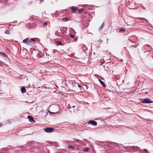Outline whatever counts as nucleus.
Here are the masks:
<instances>
[{"mask_svg":"<svg viewBox=\"0 0 153 153\" xmlns=\"http://www.w3.org/2000/svg\"><path fill=\"white\" fill-rule=\"evenodd\" d=\"M141 100H142L141 102L143 103H153V101L149 98L141 99Z\"/></svg>","mask_w":153,"mask_h":153,"instance_id":"nucleus-1","label":"nucleus"},{"mask_svg":"<svg viewBox=\"0 0 153 153\" xmlns=\"http://www.w3.org/2000/svg\"><path fill=\"white\" fill-rule=\"evenodd\" d=\"M22 42L23 43L28 45L30 44L31 42L28 38H27L23 40Z\"/></svg>","mask_w":153,"mask_h":153,"instance_id":"nucleus-2","label":"nucleus"},{"mask_svg":"<svg viewBox=\"0 0 153 153\" xmlns=\"http://www.w3.org/2000/svg\"><path fill=\"white\" fill-rule=\"evenodd\" d=\"M45 131L47 133H51L54 130V129L52 128H46L44 129Z\"/></svg>","mask_w":153,"mask_h":153,"instance_id":"nucleus-3","label":"nucleus"},{"mask_svg":"<svg viewBox=\"0 0 153 153\" xmlns=\"http://www.w3.org/2000/svg\"><path fill=\"white\" fill-rule=\"evenodd\" d=\"M88 124H91L94 126H96L97 125V122L93 120H91L89 121L88 122Z\"/></svg>","mask_w":153,"mask_h":153,"instance_id":"nucleus-4","label":"nucleus"},{"mask_svg":"<svg viewBox=\"0 0 153 153\" xmlns=\"http://www.w3.org/2000/svg\"><path fill=\"white\" fill-rule=\"evenodd\" d=\"M130 148H133V151L134 152L138 151L139 150V147L137 146H130Z\"/></svg>","mask_w":153,"mask_h":153,"instance_id":"nucleus-5","label":"nucleus"},{"mask_svg":"<svg viewBox=\"0 0 153 153\" xmlns=\"http://www.w3.org/2000/svg\"><path fill=\"white\" fill-rule=\"evenodd\" d=\"M71 9H72V12H75L77 11L79 8L78 7H76L74 6H72L71 7Z\"/></svg>","mask_w":153,"mask_h":153,"instance_id":"nucleus-6","label":"nucleus"},{"mask_svg":"<svg viewBox=\"0 0 153 153\" xmlns=\"http://www.w3.org/2000/svg\"><path fill=\"white\" fill-rule=\"evenodd\" d=\"M27 117L28 119L31 122H35V120H34V119L32 116H28Z\"/></svg>","mask_w":153,"mask_h":153,"instance_id":"nucleus-7","label":"nucleus"},{"mask_svg":"<svg viewBox=\"0 0 153 153\" xmlns=\"http://www.w3.org/2000/svg\"><path fill=\"white\" fill-rule=\"evenodd\" d=\"M98 81L100 82L101 84L104 87H105V85L104 83V82L102 81H101L100 79H99Z\"/></svg>","mask_w":153,"mask_h":153,"instance_id":"nucleus-8","label":"nucleus"},{"mask_svg":"<svg viewBox=\"0 0 153 153\" xmlns=\"http://www.w3.org/2000/svg\"><path fill=\"white\" fill-rule=\"evenodd\" d=\"M0 55L2 57H7V55L5 53L0 52Z\"/></svg>","mask_w":153,"mask_h":153,"instance_id":"nucleus-9","label":"nucleus"},{"mask_svg":"<svg viewBox=\"0 0 153 153\" xmlns=\"http://www.w3.org/2000/svg\"><path fill=\"white\" fill-rule=\"evenodd\" d=\"M21 90L22 93H25L26 92V89L24 87L22 88L21 89Z\"/></svg>","mask_w":153,"mask_h":153,"instance_id":"nucleus-10","label":"nucleus"},{"mask_svg":"<svg viewBox=\"0 0 153 153\" xmlns=\"http://www.w3.org/2000/svg\"><path fill=\"white\" fill-rule=\"evenodd\" d=\"M61 29H60V31L59 32L58 31H57L55 33V35L58 36H60V32H61Z\"/></svg>","mask_w":153,"mask_h":153,"instance_id":"nucleus-11","label":"nucleus"},{"mask_svg":"<svg viewBox=\"0 0 153 153\" xmlns=\"http://www.w3.org/2000/svg\"><path fill=\"white\" fill-rule=\"evenodd\" d=\"M74 142H76L79 143H80V142H81L82 141L81 140H80L77 139H74Z\"/></svg>","mask_w":153,"mask_h":153,"instance_id":"nucleus-12","label":"nucleus"},{"mask_svg":"<svg viewBox=\"0 0 153 153\" xmlns=\"http://www.w3.org/2000/svg\"><path fill=\"white\" fill-rule=\"evenodd\" d=\"M104 23H103L101 25L100 27L99 28V31H100V30H101L104 27Z\"/></svg>","mask_w":153,"mask_h":153,"instance_id":"nucleus-13","label":"nucleus"},{"mask_svg":"<svg viewBox=\"0 0 153 153\" xmlns=\"http://www.w3.org/2000/svg\"><path fill=\"white\" fill-rule=\"evenodd\" d=\"M57 45H63L64 44H62V43L60 41H58L57 42Z\"/></svg>","mask_w":153,"mask_h":153,"instance_id":"nucleus-14","label":"nucleus"},{"mask_svg":"<svg viewBox=\"0 0 153 153\" xmlns=\"http://www.w3.org/2000/svg\"><path fill=\"white\" fill-rule=\"evenodd\" d=\"M89 149V148H84L83 149V151L85 152H88V150Z\"/></svg>","mask_w":153,"mask_h":153,"instance_id":"nucleus-15","label":"nucleus"},{"mask_svg":"<svg viewBox=\"0 0 153 153\" xmlns=\"http://www.w3.org/2000/svg\"><path fill=\"white\" fill-rule=\"evenodd\" d=\"M62 21H67L68 20V18L67 17H65L64 18H63L62 19Z\"/></svg>","mask_w":153,"mask_h":153,"instance_id":"nucleus-16","label":"nucleus"},{"mask_svg":"<svg viewBox=\"0 0 153 153\" xmlns=\"http://www.w3.org/2000/svg\"><path fill=\"white\" fill-rule=\"evenodd\" d=\"M5 33L6 34H9L10 33L9 31L8 30H6L5 31Z\"/></svg>","mask_w":153,"mask_h":153,"instance_id":"nucleus-17","label":"nucleus"},{"mask_svg":"<svg viewBox=\"0 0 153 153\" xmlns=\"http://www.w3.org/2000/svg\"><path fill=\"white\" fill-rule=\"evenodd\" d=\"M83 11V9H82V8L80 9H79L78 10V11H79V13L82 12Z\"/></svg>","mask_w":153,"mask_h":153,"instance_id":"nucleus-18","label":"nucleus"},{"mask_svg":"<svg viewBox=\"0 0 153 153\" xmlns=\"http://www.w3.org/2000/svg\"><path fill=\"white\" fill-rule=\"evenodd\" d=\"M119 31H125V29H120Z\"/></svg>","mask_w":153,"mask_h":153,"instance_id":"nucleus-19","label":"nucleus"},{"mask_svg":"<svg viewBox=\"0 0 153 153\" xmlns=\"http://www.w3.org/2000/svg\"><path fill=\"white\" fill-rule=\"evenodd\" d=\"M75 83L76 85H77L78 87L80 88L81 87V86L80 85L78 84V83Z\"/></svg>","mask_w":153,"mask_h":153,"instance_id":"nucleus-20","label":"nucleus"},{"mask_svg":"<svg viewBox=\"0 0 153 153\" xmlns=\"http://www.w3.org/2000/svg\"><path fill=\"white\" fill-rule=\"evenodd\" d=\"M68 148H69V149H72V148H74V147L73 146H68Z\"/></svg>","mask_w":153,"mask_h":153,"instance_id":"nucleus-21","label":"nucleus"},{"mask_svg":"<svg viewBox=\"0 0 153 153\" xmlns=\"http://www.w3.org/2000/svg\"><path fill=\"white\" fill-rule=\"evenodd\" d=\"M43 25H47V22H45L43 24Z\"/></svg>","mask_w":153,"mask_h":153,"instance_id":"nucleus-22","label":"nucleus"},{"mask_svg":"<svg viewBox=\"0 0 153 153\" xmlns=\"http://www.w3.org/2000/svg\"><path fill=\"white\" fill-rule=\"evenodd\" d=\"M30 40H32V41L33 42H35V40L34 38H31L30 39Z\"/></svg>","mask_w":153,"mask_h":153,"instance_id":"nucleus-23","label":"nucleus"},{"mask_svg":"<svg viewBox=\"0 0 153 153\" xmlns=\"http://www.w3.org/2000/svg\"><path fill=\"white\" fill-rule=\"evenodd\" d=\"M70 36L72 38H73L74 37V35H72V34H71L70 35Z\"/></svg>","mask_w":153,"mask_h":153,"instance_id":"nucleus-24","label":"nucleus"},{"mask_svg":"<svg viewBox=\"0 0 153 153\" xmlns=\"http://www.w3.org/2000/svg\"><path fill=\"white\" fill-rule=\"evenodd\" d=\"M140 20H142L143 19H145V20H146V19H145V18H140Z\"/></svg>","mask_w":153,"mask_h":153,"instance_id":"nucleus-25","label":"nucleus"},{"mask_svg":"<svg viewBox=\"0 0 153 153\" xmlns=\"http://www.w3.org/2000/svg\"><path fill=\"white\" fill-rule=\"evenodd\" d=\"M144 150L145 152H148V150L146 149H145Z\"/></svg>","mask_w":153,"mask_h":153,"instance_id":"nucleus-26","label":"nucleus"},{"mask_svg":"<svg viewBox=\"0 0 153 153\" xmlns=\"http://www.w3.org/2000/svg\"><path fill=\"white\" fill-rule=\"evenodd\" d=\"M57 112H56V113L52 112V114H56L57 113Z\"/></svg>","mask_w":153,"mask_h":153,"instance_id":"nucleus-27","label":"nucleus"},{"mask_svg":"<svg viewBox=\"0 0 153 153\" xmlns=\"http://www.w3.org/2000/svg\"><path fill=\"white\" fill-rule=\"evenodd\" d=\"M68 106H69V108H71V107L70 106V105L69 104H68Z\"/></svg>","mask_w":153,"mask_h":153,"instance_id":"nucleus-28","label":"nucleus"},{"mask_svg":"<svg viewBox=\"0 0 153 153\" xmlns=\"http://www.w3.org/2000/svg\"><path fill=\"white\" fill-rule=\"evenodd\" d=\"M44 0H40V1L41 2H43V1Z\"/></svg>","mask_w":153,"mask_h":153,"instance_id":"nucleus-29","label":"nucleus"},{"mask_svg":"<svg viewBox=\"0 0 153 153\" xmlns=\"http://www.w3.org/2000/svg\"><path fill=\"white\" fill-rule=\"evenodd\" d=\"M2 126L1 123H0V127Z\"/></svg>","mask_w":153,"mask_h":153,"instance_id":"nucleus-30","label":"nucleus"},{"mask_svg":"<svg viewBox=\"0 0 153 153\" xmlns=\"http://www.w3.org/2000/svg\"><path fill=\"white\" fill-rule=\"evenodd\" d=\"M53 53H55V50H53Z\"/></svg>","mask_w":153,"mask_h":153,"instance_id":"nucleus-31","label":"nucleus"},{"mask_svg":"<svg viewBox=\"0 0 153 153\" xmlns=\"http://www.w3.org/2000/svg\"><path fill=\"white\" fill-rule=\"evenodd\" d=\"M72 107L73 108H74V107H75V106H74H74H72Z\"/></svg>","mask_w":153,"mask_h":153,"instance_id":"nucleus-32","label":"nucleus"},{"mask_svg":"<svg viewBox=\"0 0 153 153\" xmlns=\"http://www.w3.org/2000/svg\"><path fill=\"white\" fill-rule=\"evenodd\" d=\"M49 111V112L50 113H52V112H50L49 111Z\"/></svg>","mask_w":153,"mask_h":153,"instance_id":"nucleus-33","label":"nucleus"},{"mask_svg":"<svg viewBox=\"0 0 153 153\" xmlns=\"http://www.w3.org/2000/svg\"><path fill=\"white\" fill-rule=\"evenodd\" d=\"M143 9H145V7H143Z\"/></svg>","mask_w":153,"mask_h":153,"instance_id":"nucleus-34","label":"nucleus"},{"mask_svg":"<svg viewBox=\"0 0 153 153\" xmlns=\"http://www.w3.org/2000/svg\"><path fill=\"white\" fill-rule=\"evenodd\" d=\"M121 62H122V61H123V60H122V59H121Z\"/></svg>","mask_w":153,"mask_h":153,"instance_id":"nucleus-35","label":"nucleus"},{"mask_svg":"<svg viewBox=\"0 0 153 153\" xmlns=\"http://www.w3.org/2000/svg\"><path fill=\"white\" fill-rule=\"evenodd\" d=\"M62 153L61 152H57V153Z\"/></svg>","mask_w":153,"mask_h":153,"instance_id":"nucleus-36","label":"nucleus"},{"mask_svg":"<svg viewBox=\"0 0 153 153\" xmlns=\"http://www.w3.org/2000/svg\"><path fill=\"white\" fill-rule=\"evenodd\" d=\"M70 91V90H68V91Z\"/></svg>","mask_w":153,"mask_h":153,"instance_id":"nucleus-37","label":"nucleus"},{"mask_svg":"<svg viewBox=\"0 0 153 153\" xmlns=\"http://www.w3.org/2000/svg\"><path fill=\"white\" fill-rule=\"evenodd\" d=\"M77 40V39H76V40H76H76Z\"/></svg>","mask_w":153,"mask_h":153,"instance_id":"nucleus-38","label":"nucleus"}]
</instances>
